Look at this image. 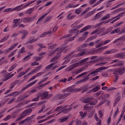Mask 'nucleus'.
I'll return each instance as SVG.
<instances>
[{
  "label": "nucleus",
  "instance_id": "1",
  "mask_svg": "<svg viewBox=\"0 0 125 125\" xmlns=\"http://www.w3.org/2000/svg\"><path fill=\"white\" fill-rule=\"evenodd\" d=\"M69 33L70 34L64 35L60 40L66 39V42H73L75 40V38H77L79 36V34H78L79 30L77 29H71L70 30Z\"/></svg>",
  "mask_w": 125,
  "mask_h": 125
},
{
  "label": "nucleus",
  "instance_id": "9",
  "mask_svg": "<svg viewBox=\"0 0 125 125\" xmlns=\"http://www.w3.org/2000/svg\"><path fill=\"white\" fill-rule=\"evenodd\" d=\"M99 26H101V24L100 23L97 24L96 26L94 25H88L86 26H85L84 28H83L81 31L80 33H83V32H85V31H87V30H89L91 28H97V27H99Z\"/></svg>",
  "mask_w": 125,
  "mask_h": 125
},
{
  "label": "nucleus",
  "instance_id": "19",
  "mask_svg": "<svg viewBox=\"0 0 125 125\" xmlns=\"http://www.w3.org/2000/svg\"><path fill=\"white\" fill-rule=\"evenodd\" d=\"M70 93L69 92L68 93H64L63 94H59L58 96V97L59 99H64V98H66L67 96H69L70 95Z\"/></svg>",
  "mask_w": 125,
  "mask_h": 125
},
{
  "label": "nucleus",
  "instance_id": "48",
  "mask_svg": "<svg viewBox=\"0 0 125 125\" xmlns=\"http://www.w3.org/2000/svg\"><path fill=\"white\" fill-rule=\"evenodd\" d=\"M91 108L89 106V104H86L84 107V110L85 111H90Z\"/></svg>",
  "mask_w": 125,
  "mask_h": 125
},
{
  "label": "nucleus",
  "instance_id": "43",
  "mask_svg": "<svg viewBox=\"0 0 125 125\" xmlns=\"http://www.w3.org/2000/svg\"><path fill=\"white\" fill-rule=\"evenodd\" d=\"M95 119L97 122H98L97 124V125H101V120L98 119V117H97V115H95Z\"/></svg>",
  "mask_w": 125,
  "mask_h": 125
},
{
  "label": "nucleus",
  "instance_id": "38",
  "mask_svg": "<svg viewBox=\"0 0 125 125\" xmlns=\"http://www.w3.org/2000/svg\"><path fill=\"white\" fill-rule=\"evenodd\" d=\"M16 67H17V64L14 63L9 69L8 71L9 72H11L12 71H13V70H14V69H15L16 68Z\"/></svg>",
  "mask_w": 125,
  "mask_h": 125
},
{
  "label": "nucleus",
  "instance_id": "55",
  "mask_svg": "<svg viewBox=\"0 0 125 125\" xmlns=\"http://www.w3.org/2000/svg\"><path fill=\"white\" fill-rule=\"evenodd\" d=\"M8 100H9V98H7L4 100V102H3L2 103H0V107H1V106H3V105H4V104H5V103H6V102L8 101Z\"/></svg>",
  "mask_w": 125,
  "mask_h": 125
},
{
  "label": "nucleus",
  "instance_id": "27",
  "mask_svg": "<svg viewBox=\"0 0 125 125\" xmlns=\"http://www.w3.org/2000/svg\"><path fill=\"white\" fill-rule=\"evenodd\" d=\"M91 101H93V97H88L83 100V103H89Z\"/></svg>",
  "mask_w": 125,
  "mask_h": 125
},
{
  "label": "nucleus",
  "instance_id": "28",
  "mask_svg": "<svg viewBox=\"0 0 125 125\" xmlns=\"http://www.w3.org/2000/svg\"><path fill=\"white\" fill-rule=\"evenodd\" d=\"M22 106H23V103H20L17 106H15V107H13L11 109L8 110L7 113H9V112H11L12 110H14L15 108H20V107H21Z\"/></svg>",
  "mask_w": 125,
  "mask_h": 125
},
{
  "label": "nucleus",
  "instance_id": "41",
  "mask_svg": "<svg viewBox=\"0 0 125 125\" xmlns=\"http://www.w3.org/2000/svg\"><path fill=\"white\" fill-rule=\"evenodd\" d=\"M84 55H86V53L85 51H83L82 52L78 53L76 56V57H79V56H83Z\"/></svg>",
  "mask_w": 125,
  "mask_h": 125
},
{
  "label": "nucleus",
  "instance_id": "32",
  "mask_svg": "<svg viewBox=\"0 0 125 125\" xmlns=\"http://www.w3.org/2000/svg\"><path fill=\"white\" fill-rule=\"evenodd\" d=\"M47 14H48V13H45L44 15L40 17V19L38 20L37 22H36V24H40L41 21L42 20V19H44V18H45V17L46 16V15H47Z\"/></svg>",
  "mask_w": 125,
  "mask_h": 125
},
{
  "label": "nucleus",
  "instance_id": "12",
  "mask_svg": "<svg viewBox=\"0 0 125 125\" xmlns=\"http://www.w3.org/2000/svg\"><path fill=\"white\" fill-rule=\"evenodd\" d=\"M42 65L37 66L36 69L33 70L30 72H29L28 74H27V75L24 76L23 77V78H25V77H28V76H31V75H32V74H34V73H36V72H37V71H38L39 70H41V68H42Z\"/></svg>",
  "mask_w": 125,
  "mask_h": 125
},
{
  "label": "nucleus",
  "instance_id": "4",
  "mask_svg": "<svg viewBox=\"0 0 125 125\" xmlns=\"http://www.w3.org/2000/svg\"><path fill=\"white\" fill-rule=\"evenodd\" d=\"M33 111V109L32 108H28L24 111H23L20 115V116L18 117L16 121H20V120H22V119H24L25 117L28 116L29 114H31V113Z\"/></svg>",
  "mask_w": 125,
  "mask_h": 125
},
{
  "label": "nucleus",
  "instance_id": "52",
  "mask_svg": "<svg viewBox=\"0 0 125 125\" xmlns=\"http://www.w3.org/2000/svg\"><path fill=\"white\" fill-rule=\"evenodd\" d=\"M1 74L3 75V77H6V76H8V74L7 73V71L5 70H3L2 72H1Z\"/></svg>",
  "mask_w": 125,
  "mask_h": 125
},
{
  "label": "nucleus",
  "instance_id": "64",
  "mask_svg": "<svg viewBox=\"0 0 125 125\" xmlns=\"http://www.w3.org/2000/svg\"><path fill=\"white\" fill-rule=\"evenodd\" d=\"M11 48H9L3 50L4 53H8L9 51H11Z\"/></svg>",
  "mask_w": 125,
  "mask_h": 125
},
{
  "label": "nucleus",
  "instance_id": "39",
  "mask_svg": "<svg viewBox=\"0 0 125 125\" xmlns=\"http://www.w3.org/2000/svg\"><path fill=\"white\" fill-rule=\"evenodd\" d=\"M96 38H97V36H96V35L92 36V37H90L88 39L86 40V42H90L91 41H93V40H95V39H96Z\"/></svg>",
  "mask_w": 125,
  "mask_h": 125
},
{
  "label": "nucleus",
  "instance_id": "15",
  "mask_svg": "<svg viewBox=\"0 0 125 125\" xmlns=\"http://www.w3.org/2000/svg\"><path fill=\"white\" fill-rule=\"evenodd\" d=\"M34 2H36V0L32 1L29 3H27L24 5H23V4H21V6L20 7V8L19 9V10H23L24 8H26V7H28L29 5H30V4H32V3H34Z\"/></svg>",
  "mask_w": 125,
  "mask_h": 125
},
{
  "label": "nucleus",
  "instance_id": "49",
  "mask_svg": "<svg viewBox=\"0 0 125 125\" xmlns=\"http://www.w3.org/2000/svg\"><path fill=\"white\" fill-rule=\"evenodd\" d=\"M16 51H17V49L12 51L8 56V57L9 58H10V57H12V56H13L15 53H16Z\"/></svg>",
  "mask_w": 125,
  "mask_h": 125
},
{
  "label": "nucleus",
  "instance_id": "45",
  "mask_svg": "<svg viewBox=\"0 0 125 125\" xmlns=\"http://www.w3.org/2000/svg\"><path fill=\"white\" fill-rule=\"evenodd\" d=\"M24 52H26V50H25V47H23L21 48L20 50L19 51L18 54H23V53H24Z\"/></svg>",
  "mask_w": 125,
  "mask_h": 125
},
{
  "label": "nucleus",
  "instance_id": "17",
  "mask_svg": "<svg viewBox=\"0 0 125 125\" xmlns=\"http://www.w3.org/2000/svg\"><path fill=\"white\" fill-rule=\"evenodd\" d=\"M37 96H38L37 97L32 99L31 101H25L24 102V103L23 104V105H25V104H27L28 102H31V101H32L33 102H36V101H39V100L40 99V97H41V96H40V94L38 93L37 94Z\"/></svg>",
  "mask_w": 125,
  "mask_h": 125
},
{
  "label": "nucleus",
  "instance_id": "63",
  "mask_svg": "<svg viewBox=\"0 0 125 125\" xmlns=\"http://www.w3.org/2000/svg\"><path fill=\"white\" fill-rule=\"evenodd\" d=\"M85 40V37H81L78 38V42H83Z\"/></svg>",
  "mask_w": 125,
  "mask_h": 125
},
{
  "label": "nucleus",
  "instance_id": "42",
  "mask_svg": "<svg viewBox=\"0 0 125 125\" xmlns=\"http://www.w3.org/2000/svg\"><path fill=\"white\" fill-rule=\"evenodd\" d=\"M125 12H123L120 13L117 16H116L115 17H115V18H119V19H121V17H123V16H124V15H125Z\"/></svg>",
  "mask_w": 125,
  "mask_h": 125
},
{
  "label": "nucleus",
  "instance_id": "14",
  "mask_svg": "<svg viewBox=\"0 0 125 125\" xmlns=\"http://www.w3.org/2000/svg\"><path fill=\"white\" fill-rule=\"evenodd\" d=\"M74 104H75V103L71 104V105H69V108L64 109L62 110L61 112H59L57 114V116H58V115H59V114H61V113H63V114H67V113H68V112H69V111H70V110H71V109H72V108H73V106H74Z\"/></svg>",
  "mask_w": 125,
  "mask_h": 125
},
{
  "label": "nucleus",
  "instance_id": "46",
  "mask_svg": "<svg viewBox=\"0 0 125 125\" xmlns=\"http://www.w3.org/2000/svg\"><path fill=\"white\" fill-rule=\"evenodd\" d=\"M68 106L67 105H65V106H58L55 110V112L58 111V110H59L60 109H65V108H67V107Z\"/></svg>",
  "mask_w": 125,
  "mask_h": 125
},
{
  "label": "nucleus",
  "instance_id": "35",
  "mask_svg": "<svg viewBox=\"0 0 125 125\" xmlns=\"http://www.w3.org/2000/svg\"><path fill=\"white\" fill-rule=\"evenodd\" d=\"M110 17H111L110 14H107L106 15H105V16H104L102 18V19L101 20V21H104V20H107V19H109V18Z\"/></svg>",
  "mask_w": 125,
  "mask_h": 125
},
{
  "label": "nucleus",
  "instance_id": "26",
  "mask_svg": "<svg viewBox=\"0 0 125 125\" xmlns=\"http://www.w3.org/2000/svg\"><path fill=\"white\" fill-rule=\"evenodd\" d=\"M40 97H43L44 99H45L48 97V91H46L42 93H39Z\"/></svg>",
  "mask_w": 125,
  "mask_h": 125
},
{
  "label": "nucleus",
  "instance_id": "60",
  "mask_svg": "<svg viewBox=\"0 0 125 125\" xmlns=\"http://www.w3.org/2000/svg\"><path fill=\"white\" fill-rule=\"evenodd\" d=\"M100 18V13H98L95 16V17L93 18L94 20H96V19H98V18Z\"/></svg>",
  "mask_w": 125,
  "mask_h": 125
},
{
  "label": "nucleus",
  "instance_id": "25",
  "mask_svg": "<svg viewBox=\"0 0 125 125\" xmlns=\"http://www.w3.org/2000/svg\"><path fill=\"white\" fill-rule=\"evenodd\" d=\"M21 83V82L19 81V80H17L11 83V86L10 87V89H12L16 84H20Z\"/></svg>",
  "mask_w": 125,
  "mask_h": 125
},
{
  "label": "nucleus",
  "instance_id": "16",
  "mask_svg": "<svg viewBox=\"0 0 125 125\" xmlns=\"http://www.w3.org/2000/svg\"><path fill=\"white\" fill-rule=\"evenodd\" d=\"M35 17H34V18H32V17H29V18H23L22 19V21L23 22V23H27L28 22H31V21H32V20L35 19Z\"/></svg>",
  "mask_w": 125,
  "mask_h": 125
},
{
  "label": "nucleus",
  "instance_id": "7",
  "mask_svg": "<svg viewBox=\"0 0 125 125\" xmlns=\"http://www.w3.org/2000/svg\"><path fill=\"white\" fill-rule=\"evenodd\" d=\"M74 53H75V51H72L71 53L68 54L67 56L64 58V59H65V60L63 62L62 65H65V64H67V63H69V62L71 61V58H72V57H74V55L73 54H74Z\"/></svg>",
  "mask_w": 125,
  "mask_h": 125
},
{
  "label": "nucleus",
  "instance_id": "13",
  "mask_svg": "<svg viewBox=\"0 0 125 125\" xmlns=\"http://www.w3.org/2000/svg\"><path fill=\"white\" fill-rule=\"evenodd\" d=\"M125 74L123 68H117L114 72L113 75H121Z\"/></svg>",
  "mask_w": 125,
  "mask_h": 125
},
{
  "label": "nucleus",
  "instance_id": "20",
  "mask_svg": "<svg viewBox=\"0 0 125 125\" xmlns=\"http://www.w3.org/2000/svg\"><path fill=\"white\" fill-rule=\"evenodd\" d=\"M87 44L84 43L81 45L79 47L77 48L78 51H83V50H85V47H86Z\"/></svg>",
  "mask_w": 125,
  "mask_h": 125
},
{
  "label": "nucleus",
  "instance_id": "10",
  "mask_svg": "<svg viewBox=\"0 0 125 125\" xmlns=\"http://www.w3.org/2000/svg\"><path fill=\"white\" fill-rule=\"evenodd\" d=\"M22 5H20L19 6H17L16 7H14L13 9L11 8H8L4 10V12H11V11H13V10H16V11H20L21 10L20 9V7Z\"/></svg>",
  "mask_w": 125,
  "mask_h": 125
},
{
  "label": "nucleus",
  "instance_id": "59",
  "mask_svg": "<svg viewBox=\"0 0 125 125\" xmlns=\"http://www.w3.org/2000/svg\"><path fill=\"white\" fill-rule=\"evenodd\" d=\"M17 45H18V43H16L12 44L10 48H11V50H12V49H14V48H15Z\"/></svg>",
  "mask_w": 125,
  "mask_h": 125
},
{
  "label": "nucleus",
  "instance_id": "56",
  "mask_svg": "<svg viewBox=\"0 0 125 125\" xmlns=\"http://www.w3.org/2000/svg\"><path fill=\"white\" fill-rule=\"evenodd\" d=\"M37 41H38V39H34L27 42V43H33V42H37Z\"/></svg>",
  "mask_w": 125,
  "mask_h": 125
},
{
  "label": "nucleus",
  "instance_id": "31",
  "mask_svg": "<svg viewBox=\"0 0 125 125\" xmlns=\"http://www.w3.org/2000/svg\"><path fill=\"white\" fill-rule=\"evenodd\" d=\"M52 33V32L51 31L44 32L42 35L40 36V38H43V37H45V36H47V35H50V34Z\"/></svg>",
  "mask_w": 125,
  "mask_h": 125
},
{
  "label": "nucleus",
  "instance_id": "44",
  "mask_svg": "<svg viewBox=\"0 0 125 125\" xmlns=\"http://www.w3.org/2000/svg\"><path fill=\"white\" fill-rule=\"evenodd\" d=\"M9 39V35H7L0 40V42H3Z\"/></svg>",
  "mask_w": 125,
  "mask_h": 125
},
{
  "label": "nucleus",
  "instance_id": "36",
  "mask_svg": "<svg viewBox=\"0 0 125 125\" xmlns=\"http://www.w3.org/2000/svg\"><path fill=\"white\" fill-rule=\"evenodd\" d=\"M33 53H31V54H29L28 55L25 56L23 58L24 61H28V60H30V58L31 56H33Z\"/></svg>",
  "mask_w": 125,
  "mask_h": 125
},
{
  "label": "nucleus",
  "instance_id": "18",
  "mask_svg": "<svg viewBox=\"0 0 125 125\" xmlns=\"http://www.w3.org/2000/svg\"><path fill=\"white\" fill-rule=\"evenodd\" d=\"M118 51H119V50H118V49H111L109 50H107L106 51H105L104 53V54H113V53H116V52H118Z\"/></svg>",
  "mask_w": 125,
  "mask_h": 125
},
{
  "label": "nucleus",
  "instance_id": "40",
  "mask_svg": "<svg viewBox=\"0 0 125 125\" xmlns=\"http://www.w3.org/2000/svg\"><path fill=\"white\" fill-rule=\"evenodd\" d=\"M34 10H35V8H31L29 9H28L26 12V14H32V12L34 11Z\"/></svg>",
  "mask_w": 125,
  "mask_h": 125
},
{
  "label": "nucleus",
  "instance_id": "5",
  "mask_svg": "<svg viewBox=\"0 0 125 125\" xmlns=\"http://www.w3.org/2000/svg\"><path fill=\"white\" fill-rule=\"evenodd\" d=\"M87 60H88V58H87L84 59L83 60H81L77 63H74L73 64L70 65L67 68V71L68 72H70V71H72V70H74V68H76V67H78L79 66H81V65H82V64H83V63H84V62H85V61H87Z\"/></svg>",
  "mask_w": 125,
  "mask_h": 125
},
{
  "label": "nucleus",
  "instance_id": "57",
  "mask_svg": "<svg viewBox=\"0 0 125 125\" xmlns=\"http://www.w3.org/2000/svg\"><path fill=\"white\" fill-rule=\"evenodd\" d=\"M57 46V44H53L48 47V49H53Z\"/></svg>",
  "mask_w": 125,
  "mask_h": 125
},
{
  "label": "nucleus",
  "instance_id": "11",
  "mask_svg": "<svg viewBox=\"0 0 125 125\" xmlns=\"http://www.w3.org/2000/svg\"><path fill=\"white\" fill-rule=\"evenodd\" d=\"M87 68V66H84L81 68L75 69L72 71V74H73V75H78V74H80V73H82L83 71H84V70Z\"/></svg>",
  "mask_w": 125,
  "mask_h": 125
},
{
  "label": "nucleus",
  "instance_id": "62",
  "mask_svg": "<svg viewBox=\"0 0 125 125\" xmlns=\"http://www.w3.org/2000/svg\"><path fill=\"white\" fill-rule=\"evenodd\" d=\"M79 24V21H77L76 22H75L74 23H73L71 27L72 28H77V27L78 26V24Z\"/></svg>",
  "mask_w": 125,
  "mask_h": 125
},
{
  "label": "nucleus",
  "instance_id": "23",
  "mask_svg": "<svg viewBox=\"0 0 125 125\" xmlns=\"http://www.w3.org/2000/svg\"><path fill=\"white\" fill-rule=\"evenodd\" d=\"M20 33L21 34H22V36L21 37V39L23 40V39H25L26 38V36L29 34V32L27 30H21L20 31Z\"/></svg>",
  "mask_w": 125,
  "mask_h": 125
},
{
  "label": "nucleus",
  "instance_id": "47",
  "mask_svg": "<svg viewBox=\"0 0 125 125\" xmlns=\"http://www.w3.org/2000/svg\"><path fill=\"white\" fill-rule=\"evenodd\" d=\"M80 115L81 116L82 119H83L85 118V115L87 114V112L86 111H85L84 113L83 111H81L80 112Z\"/></svg>",
  "mask_w": 125,
  "mask_h": 125
},
{
  "label": "nucleus",
  "instance_id": "50",
  "mask_svg": "<svg viewBox=\"0 0 125 125\" xmlns=\"http://www.w3.org/2000/svg\"><path fill=\"white\" fill-rule=\"evenodd\" d=\"M35 118V115H33L31 116L30 117H28L25 119V121L27 122H29V121H31L32 119H34Z\"/></svg>",
  "mask_w": 125,
  "mask_h": 125
},
{
  "label": "nucleus",
  "instance_id": "58",
  "mask_svg": "<svg viewBox=\"0 0 125 125\" xmlns=\"http://www.w3.org/2000/svg\"><path fill=\"white\" fill-rule=\"evenodd\" d=\"M71 15H72V13H69L67 16V18L68 20H71V19H73V18H75V16L73 15L71 16Z\"/></svg>",
  "mask_w": 125,
  "mask_h": 125
},
{
  "label": "nucleus",
  "instance_id": "34",
  "mask_svg": "<svg viewBox=\"0 0 125 125\" xmlns=\"http://www.w3.org/2000/svg\"><path fill=\"white\" fill-rule=\"evenodd\" d=\"M24 109L23 108H21L17 109L16 111H14L12 113V115L13 116L14 115H16V114H18L21 111H22Z\"/></svg>",
  "mask_w": 125,
  "mask_h": 125
},
{
  "label": "nucleus",
  "instance_id": "53",
  "mask_svg": "<svg viewBox=\"0 0 125 125\" xmlns=\"http://www.w3.org/2000/svg\"><path fill=\"white\" fill-rule=\"evenodd\" d=\"M87 72H83L82 74H81L80 75L77 76L75 79H79V78H81V77H83V76H84V75H86V74H87Z\"/></svg>",
  "mask_w": 125,
  "mask_h": 125
},
{
  "label": "nucleus",
  "instance_id": "33",
  "mask_svg": "<svg viewBox=\"0 0 125 125\" xmlns=\"http://www.w3.org/2000/svg\"><path fill=\"white\" fill-rule=\"evenodd\" d=\"M22 19H16L14 20V23H16L19 25V24H21L22 23Z\"/></svg>",
  "mask_w": 125,
  "mask_h": 125
},
{
  "label": "nucleus",
  "instance_id": "8",
  "mask_svg": "<svg viewBox=\"0 0 125 125\" xmlns=\"http://www.w3.org/2000/svg\"><path fill=\"white\" fill-rule=\"evenodd\" d=\"M107 68V67L106 66H103V67H99L96 69L95 71L91 72L89 74L87 75V77L88 78V77H89L90 75H94V74H96L97 73H99V72H101V71H103V70H106V69Z\"/></svg>",
  "mask_w": 125,
  "mask_h": 125
},
{
  "label": "nucleus",
  "instance_id": "24",
  "mask_svg": "<svg viewBox=\"0 0 125 125\" xmlns=\"http://www.w3.org/2000/svg\"><path fill=\"white\" fill-rule=\"evenodd\" d=\"M115 58H121V59H125V55L124 53H120L118 54H116L115 55Z\"/></svg>",
  "mask_w": 125,
  "mask_h": 125
},
{
  "label": "nucleus",
  "instance_id": "21",
  "mask_svg": "<svg viewBox=\"0 0 125 125\" xmlns=\"http://www.w3.org/2000/svg\"><path fill=\"white\" fill-rule=\"evenodd\" d=\"M60 56H61V51H60L59 52H57L56 56H55V57L52 58L50 60V62H54L56 61L57 60V59H58V58H59V57H60Z\"/></svg>",
  "mask_w": 125,
  "mask_h": 125
},
{
  "label": "nucleus",
  "instance_id": "54",
  "mask_svg": "<svg viewBox=\"0 0 125 125\" xmlns=\"http://www.w3.org/2000/svg\"><path fill=\"white\" fill-rule=\"evenodd\" d=\"M68 119H69V117H65L64 118H62L60 120V123H64V122H66V121H67Z\"/></svg>",
  "mask_w": 125,
  "mask_h": 125
},
{
  "label": "nucleus",
  "instance_id": "37",
  "mask_svg": "<svg viewBox=\"0 0 125 125\" xmlns=\"http://www.w3.org/2000/svg\"><path fill=\"white\" fill-rule=\"evenodd\" d=\"M100 89V85H99L98 86L95 87V88L91 90L90 91H92V92H96V91H98V90Z\"/></svg>",
  "mask_w": 125,
  "mask_h": 125
},
{
  "label": "nucleus",
  "instance_id": "6",
  "mask_svg": "<svg viewBox=\"0 0 125 125\" xmlns=\"http://www.w3.org/2000/svg\"><path fill=\"white\" fill-rule=\"evenodd\" d=\"M83 89V87H81L80 88H74L73 86H70L67 87L66 89L63 90V92H66V93H69L71 94V92H74V91H81Z\"/></svg>",
  "mask_w": 125,
  "mask_h": 125
},
{
  "label": "nucleus",
  "instance_id": "2",
  "mask_svg": "<svg viewBox=\"0 0 125 125\" xmlns=\"http://www.w3.org/2000/svg\"><path fill=\"white\" fill-rule=\"evenodd\" d=\"M37 82H38V80H36L33 81V82L29 83L26 86L22 87L21 91L13 92L11 94H9V95H8L7 96L8 97L14 96V95H15V96H17V95H19V94H20V93H22V92H23V91H24L25 89H26V88L30 87V86H32V85H34V84H35L37 83Z\"/></svg>",
  "mask_w": 125,
  "mask_h": 125
},
{
  "label": "nucleus",
  "instance_id": "3",
  "mask_svg": "<svg viewBox=\"0 0 125 125\" xmlns=\"http://www.w3.org/2000/svg\"><path fill=\"white\" fill-rule=\"evenodd\" d=\"M67 41L65 42V43L64 44H63L62 46L59 47L54 51H51L48 53V56H51L53 55L56 52H59L61 51V54L62 53V51H64L65 49L68 47V46L67 45Z\"/></svg>",
  "mask_w": 125,
  "mask_h": 125
},
{
  "label": "nucleus",
  "instance_id": "61",
  "mask_svg": "<svg viewBox=\"0 0 125 125\" xmlns=\"http://www.w3.org/2000/svg\"><path fill=\"white\" fill-rule=\"evenodd\" d=\"M24 75H26V73L24 71H22L19 74L18 78H21V77H22V76H24Z\"/></svg>",
  "mask_w": 125,
  "mask_h": 125
},
{
  "label": "nucleus",
  "instance_id": "29",
  "mask_svg": "<svg viewBox=\"0 0 125 125\" xmlns=\"http://www.w3.org/2000/svg\"><path fill=\"white\" fill-rule=\"evenodd\" d=\"M99 42H101L100 43ZM96 43H97V44L96 45V48H99V47H100L101 46H102L103 45V42H101V40H99L97 41H96Z\"/></svg>",
  "mask_w": 125,
  "mask_h": 125
},
{
  "label": "nucleus",
  "instance_id": "51",
  "mask_svg": "<svg viewBox=\"0 0 125 125\" xmlns=\"http://www.w3.org/2000/svg\"><path fill=\"white\" fill-rule=\"evenodd\" d=\"M55 64V63L54 62V63L49 64L48 66H47L45 67L46 70H48V69H50V68H52V67H53V66H54Z\"/></svg>",
  "mask_w": 125,
  "mask_h": 125
},
{
  "label": "nucleus",
  "instance_id": "22",
  "mask_svg": "<svg viewBox=\"0 0 125 125\" xmlns=\"http://www.w3.org/2000/svg\"><path fill=\"white\" fill-rule=\"evenodd\" d=\"M80 4H77L74 5V3H71L65 7V9H68V8H75L79 6Z\"/></svg>",
  "mask_w": 125,
  "mask_h": 125
},
{
  "label": "nucleus",
  "instance_id": "30",
  "mask_svg": "<svg viewBox=\"0 0 125 125\" xmlns=\"http://www.w3.org/2000/svg\"><path fill=\"white\" fill-rule=\"evenodd\" d=\"M120 34H121V28L119 27L116 29H115L114 30H113L111 32L110 34L111 35H114V34H118V33H120Z\"/></svg>",
  "mask_w": 125,
  "mask_h": 125
}]
</instances>
